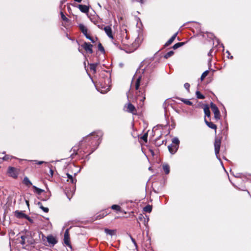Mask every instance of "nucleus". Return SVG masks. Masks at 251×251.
Wrapping results in <instances>:
<instances>
[{
  "label": "nucleus",
  "instance_id": "1",
  "mask_svg": "<svg viewBox=\"0 0 251 251\" xmlns=\"http://www.w3.org/2000/svg\"><path fill=\"white\" fill-rule=\"evenodd\" d=\"M67 176L68 177L67 181L70 182L72 184H73L72 189L70 190V192H69L68 190H66V194L67 195V197H68L69 200H70L73 195L75 193V184L76 180L75 178L73 177V176L70 175L69 174H67Z\"/></svg>",
  "mask_w": 251,
  "mask_h": 251
},
{
  "label": "nucleus",
  "instance_id": "2",
  "mask_svg": "<svg viewBox=\"0 0 251 251\" xmlns=\"http://www.w3.org/2000/svg\"><path fill=\"white\" fill-rule=\"evenodd\" d=\"M42 240L44 244H46V241H47L49 244H51L52 246L56 244L57 242L56 238L52 235H50L47 237L42 235Z\"/></svg>",
  "mask_w": 251,
  "mask_h": 251
},
{
  "label": "nucleus",
  "instance_id": "3",
  "mask_svg": "<svg viewBox=\"0 0 251 251\" xmlns=\"http://www.w3.org/2000/svg\"><path fill=\"white\" fill-rule=\"evenodd\" d=\"M79 28L80 31L82 32V33L85 35V36L88 39L91 41L92 43H95L96 42V40L97 38L94 39L91 37L89 34L87 33V28L86 26H85L83 24H79Z\"/></svg>",
  "mask_w": 251,
  "mask_h": 251
},
{
  "label": "nucleus",
  "instance_id": "4",
  "mask_svg": "<svg viewBox=\"0 0 251 251\" xmlns=\"http://www.w3.org/2000/svg\"><path fill=\"white\" fill-rule=\"evenodd\" d=\"M145 100V95L144 92L139 90L136 93V100L137 103L139 101V105L142 107L143 105V102Z\"/></svg>",
  "mask_w": 251,
  "mask_h": 251
},
{
  "label": "nucleus",
  "instance_id": "5",
  "mask_svg": "<svg viewBox=\"0 0 251 251\" xmlns=\"http://www.w3.org/2000/svg\"><path fill=\"white\" fill-rule=\"evenodd\" d=\"M7 173L8 175L13 178H17L19 175V171L13 167H8Z\"/></svg>",
  "mask_w": 251,
  "mask_h": 251
},
{
  "label": "nucleus",
  "instance_id": "6",
  "mask_svg": "<svg viewBox=\"0 0 251 251\" xmlns=\"http://www.w3.org/2000/svg\"><path fill=\"white\" fill-rule=\"evenodd\" d=\"M124 109L127 112L131 113L133 114H136V109L135 106L131 103H128L125 104Z\"/></svg>",
  "mask_w": 251,
  "mask_h": 251
},
{
  "label": "nucleus",
  "instance_id": "7",
  "mask_svg": "<svg viewBox=\"0 0 251 251\" xmlns=\"http://www.w3.org/2000/svg\"><path fill=\"white\" fill-rule=\"evenodd\" d=\"M210 107L212 111L214 114V117L216 120L220 119V113L217 106L213 102H211Z\"/></svg>",
  "mask_w": 251,
  "mask_h": 251
},
{
  "label": "nucleus",
  "instance_id": "8",
  "mask_svg": "<svg viewBox=\"0 0 251 251\" xmlns=\"http://www.w3.org/2000/svg\"><path fill=\"white\" fill-rule=\"evenodd\" d=\"M221 141L220 139L216 138L214 142V148H215V152L216 156H218V153H219L220 147H221Z\"/></svg>",
  "mask_w": 251,
  "mask_h": 251
},
{
  "label": "nucleus",
  "instance_id": "9",
  "mask_svg": "<svg viewBox=\"0 0 251 251\" xmlns=\"http://www.w3.org/2000/svg\"><path fill=\"white\" fill-rule=\"evenodd\" d=\"M15 215L16 217L18 218H25L28 220L30 222H32V221L29 216L25 215L22 211H16L15 212Z\"/></svg>",
  "mask_w": 251,
  "mask_h": 251
},
{
  "label": "nucleus",
  "instance_id": "10",
  "mask_svg": "<svg viewBox=\"0 0 251 251\" xmlns=\"http://www.w3.org/2000/svg\"><path fill=\"white\" fill-rule=\"evenodd\" d=\"M82 47L83 48L89 53H93L92 47L93 45L90 43L85 42L82 45Z\"/></svg>",
  "mask_w": 251,
  "mask_h": 251
},
{
  "label": "nucleus",
  "instance_id": "11",
  "mask_svg": "<svg viewBox=\"0 0 251 251\" xmlns=\"http://www.w3.org/2000/svg\"><path fill=\"white\" fill-rule=\"evenodd\" d=\"M104 30L107 35L111 39H113L111 27L109 26H106L104 27Z\"/></svg>",
  "mask_w": 251,
  "mask_h": 251
},
{
  "label": "nucleus",
  "instance_id": "12",
  "mask_svg": "<svg viewBox=\"0 0 251 251\" xmlns=\"http://www.w3.org/2000/svg\"><path fill=\"white\" fill-rule=\"evenodd\" d=\"M64 242L66 245H67L68 246L70 245V238H69V232L68 229H67L64 233Z\"/></svg>",
  "mask_w": 251,
  "mask_h": 251
},
{
  "label": "nucleus",
  "instance_id": "13",
  "mask_svg": "<svg viewBox=\"0 0 251 251\" xmlns=\"http://www.w3.org/2000/svg\"><path fill=\"white\" fill-rule=\"evenodd\" d=\"M178 147L175 145L171 144L168 146V149L171 154H174L176 152Z\"/></svg>",
  "mask_w": 251,
  "mask_h": 251
},
{
  "label": "nucleus",
  "instance_id": "14",
  "mask_svg": "<svg viewBox=\"0 0 251 251\" xmlns=\"http://www.w3.org/2000/svg\"><path fill=\"white\" fill-rule=\"evenodd\" d=\"M138 220H139L141 222H143L144 225L146 226V224L148 222L149 220V218L146 216V218L144 217V216L142 214H140L138 218Z\"/></svg>",
  "mask_w": 251,
  "mask_h": 251
},
{
  "label": "nucleus",
  "instance_id": "15",
  "mask_svg": "<svg viewBox=\"0 0 251 251\" xmlns=\"http://www.w3.org/2000/svg\"><path fill=\"white\" fill-rule=\"evenodd\" d=\"M79 10L83 13H88L89 11V7L85 5L79 4L78 6Z\"/></svg>",
  "mask_w": 251,
  "mask_h": 251
},
{
  "label": "nucleus",
  "instance_id": "16",
  "mask_svg": "<svg viewBox=\"0 0 251 251\" xmlns=\"http://www.w3.org/2000/svg\"><path fill=\"white\" fill-rule=\"evenodd\" d=\"M177 35V32L165 44V46L167 47L171 44Z\"/></svg>",
  "mask_w": 251,
  "mask_h": 251
},
{
  "label": "nucleus",
  "instance_id": "17",
  "mask_svg": "<svg viewBox=\"0 0 251 251\" xmlns=\"http://www.w3.org/2000/svg\"><path fill=\"white\" fill-rule=\"evenodd\" d=\"M204 121H205V124L209 127H210L212 129H215V130L216 129L217 126H216V125H215L214 124H213L212 122H208L205 119H204Z\"/></svg>",
  "mask_w": 251,
  "mask_h": 251
},
{
  "label": "nucleus",
  "instance_id": "18",
  "mask_svg": "<svg viewBox=\"0 0 251 251\" xmlns=\"http://www.w3.org/2000/svg\"><path fill=\"white\" fill-rule=\"evenodd\" d=\"M99 64V63H92L90 64V69L91 71H93V73L96 72V67Z\"/></svg>",
  "mask_w": 251,
  "mask_h": 251
},
{
  "label": "nucleus",
  "instance_id": "19",
  "mask_svg": "<svg viewBox=\"0 0 251 251\" xmlns=\"http://www.w3.org/2000/svg\"><path fill=\"white\" fill-rule=\"evenodd\" d=\"M205 116L209 117L210 116V112L208 105H205L203 108Z\"/></svg>",
  "mask_w": 251,
  "mask_h": 251
},
{
  "label": "nucleus",
  "instance_id": "20",
  "mask_svg": "<svg viewBox=\"0 0 251 251\" xmlns=\"http://www.w3.org/2000/svg\"><path fill=\"white\" fill-rule=\"evenodd\" d=\"M23 182L25 185H26V186H28L32 185V183L29 180L28 178L26 176L24 177V178L23 179Z\"/></svg>",
  "mask_w": 251,
  "mask_h": 251
},
{
  "label": "nucleus",
  "instance_id": "21",
  "mask_svg": "<svg viewBox=\"0 0 251 251\" xmlns=\"http://www.w3.org/2000/svg\"><path fill=\"white\" fill-rule=\"evenodd\" d=\"M163 169L166 174H168L170 172V167L168 164H165L163 165Z\"/></svg>",
  "mask_w": 251,
  "mask_h": 251
},
{
  "label": "nucleus",
  "instance_id": "22",
  "mask_svg": "<svg viewBox=\"0 0 251 251\" xmlns=\"http://www.w3.org/2000/svg\"><path fill=\"white\" fill-rule=\"evenodd\" d=\"M141 78V77L139 76L137 78V79L136 80L135 86V89L136 90H138V89H139L140 84Z\"/></svg>",
  "mask_w": 251,
  "mask_h": 251
},
{
  "label": "nucleus",
  "instance_id": "23",
  "mask_svg": "<svg viewBox=\"0 0 251 251\" xmlns=\"http://www.w3.org/2000/svg\"><path fill=\"white\" fill-rule=\"evenodd\" d=\"M179 99L180 100L182 101H183L186 104H187L189 105H192L193 104V103L188 99H182V98Z\"/></svg>",
  "mask_w": 251,
  "mask_h": 251
},
{
  "label": "nucleus",
  "instance_id": "24",
  "mask_svg": "<svg viewBox=\"0 0 251 251\" xmlns=\"http://www.w3.org/2000/svg\"><path fill=\"white\" fill-rule=\"evenodd\" d=\"M184 44V43L183 42H180V43H176V44H175L173 46V48L174 50H176V49L180 47L181 46H183Z\"/></svg>",
  "mask_w": 251,
  "mask_h": 251
},
{
  "label": "nucleus",
  "instance_id": "25",
  "mask_svg": "<svg viewBox=\"0 0 251 251\" xmlns=\"http://www.w3.org/2000/svg\"><path fill=\"white\" fill-rule=\"evenodd\" d=\"M208 74H209V71L206 70V71H204L202 74V75H201V81H202L205 78V77L208 75Z\"/></svg>",
  "mask_w": 251,
  "mask_h": 251
},
{
  "label": "nucleus",
  "instance_id": "26",
  "mask_svg": "<svg viewBox=\"0 0 251 251\" xmlns=\"http://www.w3.org/2000/svg\"><path fill=\"white\" fill-rule=\"evenodd\" d=\"M179 143V141L178 138H174L173 139L172 144L175 145V146H177L178 147Z\"/></svg>",
  "mask_w": 251,
  "mask_h": 251
},
{
  "label": "nucleus",
  "instance_id": "27",
  "mask_svg": "<svg viewBox=\"0 0 251 251\" xmlns=\"http://www.w3.org/2000/svg\"><path fill=\"white\" fill-rule=\"evenodd\" d=\"M152 210L151 206L148 205L144 208V211L147 212H151Z\"/></svg>",
  "mask_w": 251,
  "mask_h": 251
},
{
  "label": "nucleus",
  "instance_id": "28",
  "mask_svg": "<svg viewBox=\"0 0 251 251\" xmlns=\"http://www.w3.org/2000/svg\"><path fill=\"white\" fill-rule=\"evenodd\" d=\"M33 188L34 189L35 192L37 193L38 194H41L42 192L44 191L43 190L40 189L35 186H33Z\"/></svg>",
  "mask_w": 251,
  "mask_h": 251
},
{
  "label": "nucleus",
  "instance_id": "29",
  "mask_svg": "<svg viewBox=\"0 0 251 251\" xmlns=\"http://www.w3.org/2000/svg\"><path fill=\"white\" fill-rule=\"evenodd\" d=\"M196 95L197 98H198V99H203L204 98V96L203 95H202L200 93V92H199L198 91L196 92Z\"/></svg>",
  "mask_w": 251,
  "mask_h": 251
},
{
  "label": "nucleus",
  "instance_id": "30",
  "mask_svg": "<svg viewBox=\"0 0 251 251\" xmlns=\"http://www.w3.org/2000/svg\"><path fill=\"white\" fill-rule=\"evenodd\" d=\"M105 231V232L107 234H109L110 235H113L114 233V230H111V229H108L107 228H106L104 230Z\"/></svg>",
  "mask_w": 251,
  "mask_h": 251
},
{
  "label": "nucleus",
  "instance_id": "31",
  "mask_svg": "<svg viewBox=\"0 0 251 251\" xmlns=\"http://www.w3.org/2000/svg\"><path fill=\"white\" fill-rule=\"evenodd\" d=\"M111 208L113 210H116L117 211H120L121 207L120 206L116 204H114L111 206Z\"/></svg>",
  "mask_w": 251,
  "mask_h": 251
},
{
  "label": "nucleus",
  "instance_id": "32",
  "mask_svg": "<svg viewBox=\"0 0 251 251\" xmlns=\"http://www.w3.org/2000/svg\"><path fill=\"white\" fill-rule=\"evenodd\" d=\"M174 54L173 51H170L168 52H167L164 56L165 58H168L170 57H171L172 55H173Z\"/></svg>",
  "mask_w": 251,
  "mask_h": 251
},
{
  "label": "nucleus",
  "instance_id": "33",
  "mask_svg": "<svg viewBox=\"0 0 251 251\" xmlns=\"http://www.w3.org/2000/svg\"><path fill=\"white\" fill-rule=\"evenodd\" d=\"M141 139L144 141L145 142H147V140H148V134L147 133H146L145 134H144L142 137H141Z\"/></svg>",
  "mask_w": 251,
  "mask_h": 251
},
{
  "label": "nucleus",
  "instance_id": "34",
  "mask_svg": "<svg viewBox=\"0 0 251 251\" xmlns=\"http://www.w3.org/2000/svg\"><path fill=\"white\" fill-rule=\"evenodd\" d=\"M98 49L102 52L103 53L104 52V49L100 43H99L98 45Z\"/></svg>",
  "mask_w": 251,
  "mask_h": 251
},
{
  "label": "nucleus",
  "instance_id": "35",
  "mask_svg": "<svg viewBox=\"0 0 251 251\" xmlns=\"http://www.w3.org/2000/svg\"><path fill=\"white\" fill-rule=\"evenodd\" d=\"M25 237L24 236H21V240L20 241L21 244L25 245Z\"/></svg>",
  "mask_w": 251,
  "mask_h": 251
},
{
  "label": "nucleus",
  "instance_id": "36",
  "mask_svg": "<svg viewBox=\"0 0 251 251\" xmlns=\"http://www.w3.org/2000/svg\"><path fill=\"white\" fill-rule=\"evenodd\" d=\"M40 208L42 209L46 213H47L49 211V208L47 207H45L43 205L40 206Z\"/></svg>",
  "mask_w": 251,
  "mask_h": 251
},
{
  "label": "nucleus",
  "instance_id": "37",
  "mask_svg": "<svg viewBox=\"0 0 251 251\" xmlns=\"http://www.w3.org/2000/svg\"><path fill=\"white\" fill-rule=\"evenodd\" d=\"M184 88L188 91H189L190 84L188 83H185L184 85Z\"/></svg>",
  "mask_w": 251,
  "mask_h": 251
},
{
  "label": "nucleus",
  "instance_id": "38",
  "mask_svg": "<svg viewBox=\"0 0 251 251\" xmlns=\"http://www.w3.org/2000/svg\"><path fill=\"white\" fill-rule=\"evenodd\" d=\"M61 14V18L63 20V21H67L68 20V19L66 17V16L64 15V14L62 12H61L60 13Z\"/></svg>",
  "mask_w": 251,
  "mask_h": 251
},
{
  "label": "nucleus",
  "instance_id": "39",
  "mask_svg": "<svg viewBox=\"0 0 251 251\" xmlns=\"http://www.w3.org/2000/svg\"><path fill=\"white\" fill-rule=\"evenodd\" d=\"M34 161L36 162V164H38V165H41V164H44V163H47L46 162L43 161L35 160Z\"/></svg>",
  "mask_w": 251,
  "mask_h": 251
},
{
  "label": "nucleus",
  "instance_id": "40",
  "mask_svg": "<svg viewBox=\"0 0 251 251\" xmlns=\"http://www.w3.org/2000/svg\"><path fill=\"white\" fill-rule=\"evenodd\" d=\"M3 160H8L10 159V157L8 155H5L3 157Z\"/></svg>",
  "mask_w": 251,
  "mask_h": 251
},
{
  "label": "nucleus",
  "instance_id": "41",
  "mask_svg": "<svg viewBox=\"0 0 251 251\" xmlns=\"http://www.w3.org/2000/svg\"><path fill=\"white\" fill-rule=\"evenodd\" d=\"M133 1H139L141 3H143L145 1L144 0H133Z\"/></svg>",
  "mask_w": 251,
  "mask_h": 251
},
{
  "label": "nucleus",
  "instance_id": "42",
  "mask_svg": "<svg viewBox=\"0 0 251 251\" xmlns=\"http://www.w3.org/2000/svg\"><path fill=\"white\" fill-rule=\"evenodd\" d=\"M130 238L133 244L136 246L135 240L131 236L130 237Z\"/></svg>",
  "mask_w": 251,
  "mask_h": 251
},
{
  "label": "nucleus",
  "instance_id": "43",
  "mask_svg": "<svg viewBox=\"0 0 251 251\" xmlns=\"http://www.w3.org/2000/svg\"><path fill=\"white\" fill-rule=\"evenodd\" d=\"M94 138H95V140H98L100 139V137L99 135H97L96 136H94Z\"/></svg>",
  "mask_w": 251,
  "mask_h": 251
},
{
  "label": "nucleus",
  "instance_id": "44",
  "mask_svg": "<svg viewBox=\"0 0 251 251\" xmlns=\"http://www.w3.org/2000/svg\"><path fill=\"white\" fill-rule=\"evenodd\" d=\"M50 173L51 176H52L53 175V171L52 169H50Z\"/></svg>",
  "mask_w": 251,
  "mask_h": 251
},
{
  "label": "nucleus",
  "instance_id": "45",
  "mask_svg": "<svg viewBox=\"0 0 251 251\" xmlns=\"http://www.w3.org/2000/svg\"><path fill=\"white\" fill-rule=\"evenodd\" d=\"M139 39H138V38L135 40V43H134V44H135L136 43V42L138 43V44H139Z\"/></svg>",
  "mask_w": 251,
  "mask_h": 251
},
{
  "label": "nucleus",
  "instance_id": "46",
  "mask_svg": "<svg viewBox=\"0 0 251 251\" xmlns=\"http://www.w3.org/2000/svg\"><path fill=\"white\" fill-rule=\"evenodd\" d=\"M212 52V50H211L209 51V52H208V56H211V55H211Z\"/></svg>",
  "mask_w": 251,
  "mask_h": 251
},
{
  "label": "nucleus",
  "instance_id": "47",
  "mask_svg": "<svg viewBox=\"0 0 251 251\" xmlns=\"http://www.w3.org/2000/svg\"><path fill=\"white\" fill-rule=\"evenodd\" d=\"M26 204L28 206H29V201L27 200L25 201Z\"/></svg>",
  "mask_w": 251,
  "mask_h": 251
},
{
  "label": "nucleus",
  "instance_id": "48",
  "mask_svg": "<svg viewBox=\"0 0 251 251\" xmlns=\"http://www.w3.org/2000/svg\"><path fill=\"white\" fill-rule=\"evenodd\" d=\"M74 0L76 2H80L82 1V0Z\"/></svg>",
  "mask_w": 251,
  "mask_h": 251
}]
</instances>
